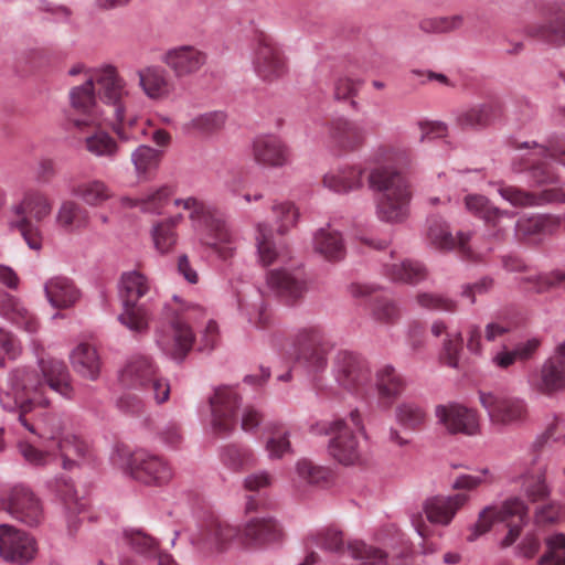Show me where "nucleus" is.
<instances>
[{"instance_id":"680f3d73","label":"nucleus","mask_w":565,"mask_h":565,"mask_svg":"<svg viewBox=\"0 0 565 565\" xmlns=\"http://www.w3.org/2000/svg\"><path fill=\"white\" fill-rule=\"evenodd\" d=\"M462 353V335L461 333L454 332L447 333L443 341L440 351V361L452 367L458 369L460 363V356Z\"/></svg>"},{"instance_id":"5701e85b","label":"nucleus","mask_w":565,"mask_h":565,"mask_svg":"<svg viewBox=\"0 0 565 565\" xmlns=\"http://www.w3.org/2000/svg\"><path fill=\"white\" fill-rule=\"evenodd\" d=\"M426 237L428 243L436 249L445 252L457 249L463 257L469 259H475L479 256L468 245L469 234L458 232L454 236L449 225L438 216H431L427 220Z\"/></svg>"},{"instance_id":"f3484780","label":"nucleus","mask_w":565,"mask_h":565,"mask_svg":"<svg viewBox=\"0 0 565 565\" xmlns=\"http://www.w3.org/2000/svg\"><path fill=\"white\" fill-rule=\"evenodd\" d=\"M38 553V542L29 532L0 524V558L9 564L26 565Z\"/></svg>"},{"instance_id":"412c9836","label":"nucleus","mask_w":565,"mask_h":565,"mask_svg":"<svg viewBox=\"0 0 565 565\" xmlns=\"http://www.w3.org/2000/svg\"><path fill=\"white\" fill-rule=\"evenodd\" d=\"M241 396L234 386H220L210 398L212 411L211 427L217 435L230 434L236 423V411Z\"/></svg>"},{"instance_id":"8fccbe9b","label":"nucleus","mask_w":565,"mask_h":565,"mask_svg":"<svg viewBox=\"0 0 565 565\" xmlns=\"http://www.w3.org/2000/svg\"><path fill=\"white\" fill-rule=\"evenodd\" d=\"M241 316L254 328H263L269 321V313L259 295L255 299H242L238 303Z\"/></svg>"},{"instance_id":"dca6fc26","label":"nucleus","mask_w":565,"mask_h":565,"mask_svg":"<svg viewBox=\"0 0 565 565\" xmlns=\"http://www.w3.org/2000/svg\"><path fill=\"white\" fill-rule=\"evenodd\" d=\"M0 512H7L28 526H38L44 520L41 500L22 484L14 486L8 494L0 497Z\"/></svg>"},{"instance_id":"4be33fe9","label":"nucleus","mask_w":565,"mask_h":565,"mask_svg":"<svg viewBox=\"0 0 565 565\" xmlns=\"http://www.w3.org/2000/svg\"><path fill=\"white\" fill-rule=\"evenodd\" d=\"M437 423L450 434L476 435L479 431L477 412L466 405L449 402L435 408Z\"/></svg>"},{"instance_id":"a878e982","label":"nucleus","mask_w":565,"mask_h":565,"mask_svg":"<svg viewBox=\"0 0 565 565\" xmlns=\"http://www.w3.org/2000/svg\"><path fill=\"white\" fill-rule=\"evenodd\" d=\"M255 162L268 168H282L290 163V152L280 138L274 135L258 136L252 145Z\"/></svg>"},{"instance_id":"6ab92c4d","label":"nucleus","mask_w":565,"mask_h":565,"mask_svg":"<svg viewBox=\"0 0 565 565\" xmlns=\"http://www.w3.org/2000/svg\"><path fill=\"white\" fill-rule=\"evenodd\" d=\"M252 65L257 77L267 83L279 79L287 72L281 50L270 38L265 35L257 40L253 51Z\"/></svg>"},{"instance_id":"4d7b16f0","label":"nucleus","mask_w":565,"mask_h":565,"mask_svg":"<svg viewBox=\"0 0 565 565\" xmlns=\"http://www.w3.org/2000/svg\"><path fill=\"white\" fill-rule=\"evenodd\" d=\"M226 121V115L223 111L215 110L200 114L185 124L186 130H196L203 135L213 134L223 128Z\"/></svg>"},{"instance_id":"7c9ffc66","label":"nucleus","mask_w":565,"mask_h":565,"mask_svg":"<svg viewBox=\"0 0 565 565\" xmlns=\"http://www.w3.org/2000/svg\"><path fill=\"white\" fill-rule=\"evenodd\" d=\"M0 315L28 333L39 329L38 319L15 297L0 291Z\"/></svg>"},{"instance_id":"4c0bfd02","label":"nucleus","mask_w":565,"mask_h":565,"mask_svg":"<svg viewBox=\"0 0 565 565\" xmlns=\"http://www.w3.org/2000/svg\"><path fill=\"white\" fill-rule=\"evenodd\" d=\"M151 290L150 280L138 270L122 273L118 291L121 302L137 303Z\"/></svg>"},{"instance_id":"79ce46f5","label":"nucleus","mask_w":565,"mask_h":565,"mask_svg":"<svg viewBox=\"0 0 565 565\" xmlns=\"http://www.w3.org/2000/svg\"><path fill=\"white\" fill-rule=\"evenodd\" d=\"M384 274L393 281L418 284L426 278V268L416 260H402L384 264Z\"/></svg>"},{"instance_id":"ea45409f","label":"nucleus","mask_w":565,"mask_h":565,"mask_svg":"<svg viewBox=\"0 0 565 565\" xmlns=\"http://www.w3.org/2000/svg\"><path fill=\"white\" fill-rule=\"evenodd\" d=\"M88 212L78 203L67 200L62 202L56 213V224L67 233H76L87 227Z\"/></svg>"},{"instance_id":"b1692460","label":"nucleus","mask_w":565,"mask_h":565,"mask_svg":"<svg viewBox=\"0 0 565 565\" xmlns=\"http://www.w3.org/2000/svg\"><path fill=\"white\" fill-rule=\"evenodd\" d=\"M175 77H188L198 73L207 62V54L194 45H177L168 49L161 56Z\"/></svg>"},{"instance_id":"0eeeda50","label":"nucleus","mask_w":565,"mask_h":565,"mask_svg":"<svg viewBox=\"0 0 565 565\" xmlns=\"http://www.w3.org/2000/svg\"><path fill=\"white\" fill-rule=\"evenodd\" d=\"M173 204L189 212L192 228L203 244L211 247L223 259L233 256L235 238L220 213L194 196L175 199Z\"/></svg>"},{"instance_id":"de8ad7c7","label":"nucleus","mask_w":565,"mask_h":565,"mask_svg":"<svg viewBox=\"0 0 565 565\" xmlns=\"http://www.w3.org/2000/svg\"><path fill=\"white\" fill-rule=\"evenodd\" d=\"M122 311L118 321L134 333L147 332L149 328L150 313L142 305L121 302Z\"/></svg>"},{"instance_id":"3c124183","label":"nucleus","mask_w":565,"mask_h":565,"mask_svg":"<svg viewBox=\"0 0 565 565\" xmlns=\"http://www.w3.org/2000/svg\"><path fill=\"white\" fill-rule=\"evenodd\" d=\"M222 462L233 471H239L245 467L256 465V455L248 447L230 445L224 448L221 455Z\"/></svg>"},{"instance_id":"c756f323","label":"nucleus","mask_w":565,"mask_h":565,"mask_svg":"<svg viewBox=\"0 0 565 565\" xmlns=\"http://www.w3.org/2000/svg\"><path fill=\"white\" fill-rule=\"evenodd\" d=\"M465 206L468 212L483 220L489 226H501L504 220L512 221L514 212L501 210L494 206L488 198L481 194H469L465 198Z\"/></svg>"},{"instance_id":"13d9d810","label":"nucleus","mask_w":565,"mask_h":565,"mask_svg":"<svg viewBox=\"0 0 565 565\" xmlns=\"http://www.w3.org/2000/svg\"><path fill=\"white\" fill-rule=\"evenodd\" d=\"M531 32L533 35L552 43H565V13L554 17L545 23L533 26Z\"/></svg>"},{"instance_id":"bb28decb","label":"nucleus","mask_w":565,"mask_h":565,"mask_svg":"<svg viewBox=\"0 0 565 565\" xmlns=\"http://www.w3.org/2000/svg\"><path fill=\"white\" fill-rule=\"evenodd\" d=\"M138 84L142 93L153 102L168 99L173 93V83L168 72L160 65H148L137 71Z\"/></svg>"},{"instance_id":"a19ab883","label":"nucleus","mask_w":565,"mask_h":565,"mask_svg":"<svg viewBox=\"0 0 565 565\" xmlns=\"http://www.w3.org/2000/svg\"><path fill=\"white\" fill-rule=\"evenodd\" d=\"M499 115V107L493 104H479L460 110L456 120L463 128H482L490 125Z\"/></svg>"},{"instance_id":"2eb2a0df","label":"nucleus","mask_w":565,"mask_h":565,"mask_svg":"<svg viewBox=\"0 0 565 565\" xmlns=\"http://www.w3.org/2000/svg\"><path fill=\"white\" fill-rule=\"evenodd\" d=\"M234 540L239 542V525L233 526L215 516L202 521L191 536L192 544L205 555L225 552Z\"/></svg>"},{"instance_id":"cd10ccee","label":"nucleus","mask_w":565,"mask_h":565,"mask_svg":"<svg viewBox=\"0 0 565 565\" xmlns=\"http://www.w3.org/2000/svg\"><path fill=\"white\" fill-rule=\"evenodd\" d=\"M363 174L360 166H341L323 175V185L334 193L348 194L363 186Z\"/></svg>"},{"instance_id":"7ed1b4c3","label":"nucleus","mask_w":565,"mask_h":565,"mask_svg":"<svg viewBox=\"0 0 565 565\" xmlns=\"http://www.w3.org/2000/svg\"><path fill=\"white\" fill-rule=\"evenodd\" d=\"M370 162L377 164L370 170L369 188L377 193L375 198L376 217L387 224H402L411 214L413 191L409 181L397 167L411 162L409 150L392 145H380L370 154Z\"/></svg>"},{"instance_id":"49530a36","label":"nucleus","mask_w":565,"mask_h":565,"mask_svg":"<svg viewBox=\"0 0 565 565\" xmlns=\"http://www.w3.org/2000/svg\"><path fill=\"white\" fill-rule=\"evenodd\" d=\"M72 193L89 206H99L113 195L109 186L97 179L77 184Z\"/></svg>"},{"instance_id":"72a5a7b5","label":"nucleus","mask_w":565,"mask_h":565,"mask_svg":"<svg viewBox=\"0 0 565 565\" xmlns=\"http://www.w3.org/2000/svg\"><path fill=\"white\" fill-rule=\"evenodd\" d=\"M531 385L543 394H553L565 388V367L550 356L539 374L530 377Z\"/></svg>"},{"instance_id":"6e6d98bb","label":"nucleus","mask_w":565,"mask_h":565,"mask_svg":"<svg viewBox=\"0 0 565 565\" xmlns=\"http://www.w3.org/2000/svg\"><path fill=\"white\" fill-rule=\"evenodd\" d=\"M295 470L297 481L300 484H320L321 482L327 481L329 477L328 468L316 465L315 462L306 458L299 459L296 462Z\"/></svg>"},{"instance_id":"37998d69","label":"nucleus","mask_w":565,"mask_h":565,"mask_svg":"<svg viewBox=\"0 0 565 565\" xmlns=\"http://www.w3.org/2000/svg\"><path fill=\"white\" fill-rule=\"evenodd\" d=\"M162 151L148 145H139L130 154L135 173L139 179H147L160 164Z\"/></svg>"},{"instance_id":"338daca9","label":"nucleus","mask_w":565,"mask_h":565,"mask_svg":"<svg viewBox=\"0 0 565 565\" xmlns=\"http://www.w3.org/2000/svg\"><path fill=\"white\" fill-rule=\"evenodd\" d=\"M493 481V476L488 468L476 470L472 473L458 476L454 483V489L473 490L483 483Z\"/></svg>"},{"instance_id":"864d4df0","label":"nucleus","mask_w":565,"mask_h":565,"mask_svg":"<svg viewBox=\"0 0 565 565\" xmlns=\"http://www.w3.org/2000/svg\"><path fill=\"white\" fill-rule=\"evenodd\" d=\"M271 212L279 234H286L296 226L300 216L298 207L289 201L275 202Z\"/></svg>"},{"instance_id":"9d476101","label":"nucleus","mask_w":565,"mask_h":565,"mask_svg":"<svg viewBox=\"0 0 565 565\" xmlns=\"http://www.w3.org/2000/svg\"><path fill=\"white\" fill-rule=\"evenodd\" d=\"M124 387L140 388L149 392L157 404H162L170 396V385L159 371L154 360L149 355H131L119 372Z\"/></svg>"},{"instance_id":"0e129e2a","label":"nucleus","mask_w":565,"mask_h":565,"mask_svg":"<svg viewBox=\"0 0 565 565\" xmlns=\"http://www.w3.org/2000/svg\"><path fill=\"white\" fill-rule=\"evenodd\" d=\"M522 487L527 497L533 501L543 500L550 493L542 468H539L535 473L525 475Z\"/></svg>"},{"instance_id":"1a4fd4ad","label":"nucleus","mask_w":565,"mask_h":565,"mask_svg":"<svg viewBox=\"0 0 565 565\" xmlns=\"http://www.w3.org/2000/svg\"><path fill=\"white\" fill-rule=\"evenodd\" d=\"M111 463L131 478L147 484H160L172 477L171 468L158 456L139 449L117 445L111 455Z\"/></svg>"},{"instance_id":"f03ea898","label":"nucleus","mask_w":565,"mask_h":565,"mask_svg":"<svg viewBox=\"0 0 565 565\" xmlns=\"http://www.w3.org/2000/svg\"><path fill=\"white\" fill-rule=\"evenodd\" d=\"M126 81L119 76L114 65L105 64L86 73V81L70 90L71 106L81 117L67 119L70 127L84 131L88 127H99L108 120L121 142H137L146 136L145 128H138L136 116L127 117L125 99L128 97Z\"/></svg>"},{"instance_id":"423d86ee","label":"nucleus","mask_w":565,"mask_h":565,"mask_svg":"<svg viewBox=\"0 0 565 565\" xmlns=\"http://www.w3.org/2000/svg\"><path fill=\"white\" fill-rule=\"evenodd\" d=\"M316 436H330L329 455L342 466H356L363 462L361 437L365 429L359 411L350 412L347 418L324 419L310 426Z\"/></svg>"},{"instance_id":"ddd939ff","label":"nucleus","mask_w":565,"mask_h":565,"mask_svg":"<svg viewBox=\"0 0 565 565\" xmlns=\"http://www.w3.org/2000/svg\"><path fill=\"white\" fill-rule=\"evenodd\" d=\"M295 360L309 374L316 375L326 370L331 345L317 327H305L295 337Z\"/></svg>"},{"instance_id":"603ef678","label":"nucleus","mask_w":565,"mask_h":565,"mask_svg":"<svg viewBox=\"0 0 565 565\" xmlns=\"http://www.w3.org/2000/svg\"><path fill=\"white\" fill-rule=\"evenodd\" d=\"M256 246L259 259L265 266L273 264L276 259L285 258L284 255L277 252L271 239V231L264 223H258L256 226Z\"/></svg>"},{"instance_id":"774afa93","label":"nucleus","mask_w":565,"mask_h":565,"mask_svg":"<svg viewBox=\"0 0 565 565\" xmlns=\"http://www.w3.org/2000/svg\"><path fill=\"white\" fill-rule=\"evenodd\" d=\"M372 316L380 322H393L399 317V310L391 298L381 296L374 301Z\"/></svg>"},{"instance_id":"6e6552de","label":"nucleus","mask_w":565,"mask_h":565,"mask_svg":"<svg viewBox=\"0 0 565 565\" xmlns=\"http://www.w3.org/2000/svg\"><path fill=\"white\" fill-rule=\"evenodd\" d=\"M527 508L518 498L504 501L501 505H488L471 526L468 541H476L487 533L494 523H504L508 527L507 535L501 541L502 547H509L520 537L523 526L527 523Z\"/></svg>"},{"instance_id":"f8f14e48","label":"nucleus","mask_w":565,"mask_h":565,"mask_svg":"<svg viewBox=\"0 0 565 565\" xmlns=\"http://www.w3.org/2000/svg\"><path fill=\"white\" fill-rule=\"evenodd\" d=\"M468 501L469 495L466 493L428 498L423 502L420 509L411 512L412 525L420 537L426 539L430 534V527L426 521L434 525L446 526L450 524L457 511Z\"/></svg>"},{"instance_id":"f704fd0d","label":"nucleus","mask_w":565,"mask_h":565,"mask_svg":"<svg viewBox=\"0 0 565 565\" xmlns=\"http://www.w3.org/2000/svg\"><path fill=\"white\" fill-rule=\"evenodd\" d=\"M329 137L334 146L351 150L363 142L364 132L355 121L340 117L330 122Z\"/></svg>"},{"instance_id":"473e14b6","label":"nucleus","mask_w":565,"mask_h":565,"mask_svg":"<svg viewBox=\"0 0 565 565\" xmlns=\"http://www.w3.org/2000/svg\"><path fill=\"white\" fill-rule=\"evenodd\" d=\"M183 221L182 214H175L163 220L156 221L150 230V235L154 249L167 255L171 253L178 244L177 227Z\"/></svg>"},{"instance_id":"bf43d9fd","label":"nucleus","mask_w":565,"mask_h":565,"mask_svg":"<svg viewBox=\"0 0 565 565\" xmlns=\"http://www.w3.org/2000/svg\"><path fill=\"white\" fill-rule=\"evenodd\" d=\"M18 450L23 460L33 467H45L56 459L54 451L49 449H40L29 440L19 441Z\"/></svg>"},{"instance_id":"9b49d317","label":"nucleus","mask_w":565,"mask_h":565,"mask_svg":"<svg viewBox=\"0 0 565 565\" xmlns=\"http://www.w3.org/2000/svg\"><path fill=\"white\" fill-rule=\"evenodd\" d=\"M51 211V203L45 196L29 194L11 206L12 216L8 221L9 228L18 231L30 249L40 252L43 247V234L40 226L34 224L28 214H32L35 221L41 222L50 215Z\"/></svg>"},{"instance_id":"c9c22d12","label":"nucleus","mask_w":565,"mask_h":565,"mask_svg":"<svg viewBox=\"0 0 565 565\" xmlns=\"http://www.w3.org/2000/svg\"><path fill=\"white\" fill-rule=\"evenodd\" d=\"M75 372L90 381L99 377L102 363L96 349L87 343L78 344L70 355Z\"/></svg>"},{"instance_id":"39448f33","label":"nucleus","mask_w":565,"mask_h":565,"mask_svg":"<svg viewBox=\"0 0 565 565\" xmlns=\"http://www.w3.org/2000/svg\"><path fill=\"white\" fill-rule=\"evenodd\" d=\"M204 316L205 309L200 305L173 296L163 309L166 321L154 329L153 340L158 350L167 358L182 362L195 341L191 323Z\"/></svg>"},{"instance_id":"20e7f679","label":"nucleus","mask_w":565,"mask_h":565,"mask_svg":"<svg viewBox=\"0 0 565 565\" xmlns=\"http://www.w3.org/2000/svg\"><path fill=\"white\" fill-rule=\"evenodd\" d=\"M518 151L527 150L513 158L512 170L516 173L526 172L529 182L544 189L532 193L512 185H500V196L515 207L540 206L546 203H565V190L559 185L561 180L543 159L565 157V148L523 142L516 147Z\"/></svg>"},{"instance_id":"58836bf2","label":"nucleus","mask_w":565,"mask_h":565,"mask_svg":"<svg viewBox=\"0 0 565 565\" xmlns=\"http://www.w3.org/2000/svg\"><path fill=\"white\" fill-rule=\"evenodd\" d=\"M173 194V189L169 185H161L149 190L143 196L138 199L122 198L124 206H139L142 212L151 214H161Z\"/></svg>"},{"instance_id":"e2e57ef3","label":"nucleus","mask_w":565,"mask_h":565,"mask_svg":"<svg viewBox=\"0 0 565 565\" xmlns=\"http://www.w3.org/2000/svg\"><path fill=\"white\" fill-rule=\"evenodd\" d=\"M546 545L548 551L541 557L540 565H565V535L548 536Z\"/></svg>"},{"instance_id":"a211bd4d","label":"nucleus","mask_w":565,"mask_h":565,"mask_svg":"<svg viewBox=\"0 0 565 565\" xmlns=\"http://www.w3.org/2000/svg\"><path fill=\"white\" fill-rule=\"evenodd\" d=\"M332 374L337 384L350 392H361L370 382V370L363 359L358 354L349 351H340L337 353Z\"/></svg>"},{"instance_id":"aec40b11","label":"nucleus","mask_w":565,"mask_h":565,"mask_svg":"<svg viewBox=\"0 0 565 565\" xmlns=\"http://www.w3.org/2000/svg\"><path fill=\"white\" fill-rule=\"evenodd\" d=\"M284 530L273 516L250 518L239 525V543L250 550L265 548L280 543Z\"/></svg>"},{"instance_id":"2f4dec72","label":"nucleus","mask_w":565,"mask_h":565,"mask_svg":"<svg viewBox=\"0 0 565 565\" xmlns=\"http://www.w3.org/2000/svg\"><path fill=\"white\" fill-rule=\"evenodd\" d=\"M337 565H388L386 554L363 541H350Z\"/></svg>"},{"instance_id":"f257e3e1","label":"nucleus","mask_w":565,"mask_h":565,"mask_svg":"<svg viewBox=\"0 0 565 565\" xmlns=\"http://www.w3.org/2000/svg\"><path fill=\"white\" fill-rule=\"evenodd\" d=\"M49 390L67 399L74 397L66 364L53 358L38 356L36 367L18 366L9 373L7 385L0 388V405L14 416L12 427L17 434L29 433L42 441L53 443L63 469L71 470L89 457L90 447L77 435L66 431L61 416L49 412L34 413L38 407L51 405L46 394Z\"/></svg>"},{"instance_id":"052dcab7","label":"nucleus","mask_w":565,"mask_h":565,"mask_svg":"<svg viewBox=\"0 0 565 565\" xmlns=\"http://www.w3.org/2000/svg\"><path fill=\"white\" fill-rule=\"evenodd\" d=\"M397 422L409 429H415L426 420L425 408L415 402H404L396 408Z\"/></svg>"},{"instance_id":"09e8293b","label":"nucleus","mask_w":565,"mask_h":565,"mask_svg":"<svg viewBox=\"0 0 565 565\" xmlns=\"http://www.w3.org/2000/svg\"><path fill=\"white\" fill-rule=\"evenodd\" d=\"M306 544L308 548L318 546L328 552L339 553V561H341V554L347 551V547H343L342 532L335 529H323L310 534Z\"/></svg>"},{"instance_id":"4468645a","label":"nucleus","mask_w":565,"mask_h":565,"mask_svg":"<svg viewBox=\"0 0 565 565\" xmlns=\"http://www.w3.org/2000/svg\"><path fill=\"white\" fill-rule=\"evenodd\" d=\"M480 403L488 412L489 418L498 427H516L529 416L524 398L507 393H481Z\"/></svg>"},{"instance_id":"c85d7f7f","label":"nucleus","mask_w":565,"mask_h":565,"mask_svg":"<svg viewBox=\"0 0 565 565\" xmlns=\"http://www.w3.org/2000/svg\"><path fill=\"white\" fill-rule=\"evenodd\" d=\"M44 294L49 303L60 310L73 307L81 298L75 284L63 276L50 278L44 284Z\"/></svg>"},{"instance_id":"a18cd8bd","label":"nucleus","mask_w":565,"mask_h":565,"mask_svg":"<svg viewBox=\"0 0 565 565\" xmlns=\"http://www.w3.org/2000/svg\"><path fill=\"white\" fill-rule=\"evenodd\" d=\"M121 543L145 557H154L160 551L158 540L140 529H125Z\"/></svg>"},{"instance_id":"5fc2aeb1","label":"nucleus","mask_w":565,"mask_h":565,"mask_svg":"<svg viewBox=\"0 0 565 565\" xmlns=\"http://www.w3.org/2000/svg\"><path fill=\"white\" fill-rule=\"evenodd\" d=\"M403 388L404 383L393 367L386 366L380 372L377 390L380 397L387 399V405L403 392Z\"/></svg>"},{"instance_id":"e433bc0d","label":"nucleus","mask_w":565,"mask_h":565,"mask_svg":"<svg viewBox=\"0 0 565 565\" xmlns=\"http://www.w3.org/2000/svg\"><path fill=\"white\" fill-rule=\"evenodd\" d=\"M313 248L326 259L332 262L342 259L345 254L342 234L330 226L322 227L315 233Z\"/></svg>"},{"instance_id":"c03bdc74","label":"nucleus","mask_w":565,"mask_h":565,"mask_svg":"<svg viewBox=\"0 0 565 565\" xmlns=\"http://www.w3.org/2000/svg\"><path fill=\"white\" fill-rule=\"evenodd\" d=\"M85 149L97 158L115 160L120 151L119 143L105 130H96L84 140Z\"/></svg>"},{"instance_id":"393cba45","label":"nucleus","mask_w":565,"mask_h":565,"mask_svg":"<svg viewBox=\"0 0 565 565\" xmlns=\"http://www.w3.org/2000/svg\"><path fill=\"white\" fill-rule=\"evenodd\" d=\"M267 285L287 302H295L307 291V281L300 268L273 269L267 274Z\"/></svg>"},{"instance_id":"69168bd1","label":"nucleus","mask_w":565,"mask_h":565,"mask_svg":"<svg viewBox=\"0 0 565 565\" xmlns=\"http://www.w3.org/2000/svg\"><path fill=\"white\" fill-rule=\"evenodd\" d=\"M265 450L270 460L281 459L284 456L291 454L289 433L282 431L271 435L265 443Z\"/></svg>"}]
</instances>
